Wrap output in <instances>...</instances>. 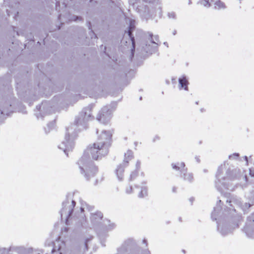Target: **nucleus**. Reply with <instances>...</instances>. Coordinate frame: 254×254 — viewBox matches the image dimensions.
<instances>
[{
    "mask_svg": "<svg viewBox=\"0 0 254 254\" xmlns=\"http://www.w3.org/2000/svg\"><path fill=\"white\" fill-rule=\"evenodd\" d=\"M112 134L109 131H103L98 136V141L87 146L82 156L77 162L80 166H85L87 160L98 161L106 156L112 141Z\"/></svg>",
    "mask_w": 254,
    "mask_h": 254,
    "instance_id": "nucleus-1",
    "label": "nucleus"
},
{
    "mask_svg": "<svg viewBox=\"0 0 254 254\" xmlns=\"http://www.w3.org/2000/svg\"><path fill=\"white\" fill-rule=\"evenodd\" d=\"M78 166L80 169L81 173L84 175L87 180L94 178L98 172V168L95 165L88 166L85 170L83 168L85 166Z\"/></svg>",
    "mask_w": 254,
    "mask_h": 254,
    "instance_id": "nucleus-2",
    "label": "nucleus"
},
{
    "mask_svg": "<svg viewBox=\"0 0 254 254\" xmlns=\"http://www.w3.org/2000/svg\"><path fill=\"white\" fill-rule=\"evenodd\" d=\"M111 113L106 108L102 109L97 116V120L100 122L106 124L110 119Z\"/></svg>",
    "mask_w": 254,
    "mask_h": 254,
    "instance_id": "nucleus-3",
    "label": "nucleus"
},
{
    "mask_svg": "<svg viewBox=\"0 0 254 254\" xmlns=\"http://www.w3.org/2000/svg\"><path fill=\"white\" fill-rule=\"evenodd\" d=\"M179 85H180V86H179L180 89H183L186 91H188L189 90V88H188L189 82L186 77L183 76V77L179 78Z\"/></svg>",
    "mask_w": 254,
    "mask_h": 254,
    "instance_id": "nucleus-4",
    "label": "nucleus"
},
{
    "mask_svg": "<svg viewBox=\"0 0 254 254\" xmlns=\"http://www.w3.org/2000/svg\"><path fill=\"white\" fill-rule=\"evenodd\" d=\"M214 7L217 10H222L225 9L227 6L224 2L220 0H218L214 3Z\"/></svg>",
    "mask_w": 254,
    "mask_h": 254,
    "instance_id": "nucleus-5",
    "label": "nucleus"
},
{
    "mask_svg": "<svg viewBox=\"0 0 254 254\" xmlns=\"http://www.w3.org/2000/svg\"><path fill=\"white\" fill-rule=\"evenodd\" d=\"M103 218V214L100 212H96L92 213L91 216V219L93 221L100 220Z\"/></svg>",
    "mask_w": 254,
    "mask_h": 254,
    "instance_id": "nucleus-6",
    "label": "nucleus"
},
{
    "mask_svg": "<svg viewBox=\"0 0 254 254\" xmlns=\"http://www.w3.org/2000/svg\"><path fill=\"white\" fill-rule=\"evenodd\" d=\"M80 117L84 121H86L94 118L93 116L90 114H89L88 115H87V111H82L80 113Z\"/></svg>",
    "mask_w": 254,
    "mask_h": 254,
    "instance_id": "nucleus-7",
    "label": "nucleus"
},
{
    "mask_svg": "<svg viewBox=\"0 0 254 254\" xmlns=\"http://www.w3.org/2000/svg\"><path fill=\"white\" fill-rule=\"evenodd\" d=\"M125 167L124 166H122V165H120L119 166L117 170H116V174L118 177V178L121 180L123 178V173H124V168Z\"/></svg>",
    "mask_w": 254,
    "mask_h": 254,
    "instance_id": "nucleus-8",
    "label": "nucleus"
},
{
    "mask_svg": "<svg viewBox=\"0 0 254 254\" xmlns=\"http://www.w3.org/2000/svg\"><path fill=\"white\" fill-rule=\"evenodd\" d=\"M133 158V156L130 154H126L125 158L123 162V165L124 167L127 166L128 162Z\"/></svg>",
    "mask_w": 254,
    "mask_h": 254,
    "instance_id": "nucleus-9",
    "label": "nucleus"
},
{
    "mask_svg": "<svg viewBox=\"0 0 254 254\" xmlns=\"http://www.w3.org/2000/svg\"><path fill=\"white\" fill-rule=\"evenodd\" d=\"M183 178L186 181L191 182L193 179V176L191 174L186 173L184 174Z\"/></svg>",
    "mask_w": 254,
    "mask_h": 254,
    "instance_id": "nucleus-10",
    "label": "nucleus"
},
{
    "mask_svg": "<svg viewBox=\"0 0 254 254\" xmlns=\"http://www.w3.org/2000/svg\"><path fill=\"white\" fill-rule=\"evenodd\" d=\"M147 195V190L146 189L144 188L141 189L140 192L138 194V196L140 198H142Z\"/></svg>",
    "mask_w": 254,
    "mask_h": 254,
    "instance_id": "nucleus-11",
    "label": "nucleus"
},
{
    "mask_svg": "<svg viewBox=\"0 0 254 254\" xmlns=\"http://www.w3.org/2000/svg\"><path fill=\"white\" fill-rule=\"evenodd\" d=\"M214 0H203V4L204 6H210L211 2L214 1Z\"/></svg>",
    "mask_w": 254,
    "mask_h": 254,
    "instance_id": "nucleus-12",
    "label": "nucleus"
},
{
    "mask_svg": "<svg viewBox=\"0 0 254 254\" xmlns=\"http://www.w3.org/2000/svg\"><path fill=\"white\" fill-rule=\"evenodd\" d=\"M137 176V172H133L131 175H130V179L131 180H133L135 178V177Z\"/></svg>",
    "mask_w": 254,
    "mask_h": 254,
    "instance_id": "nucleus-13",
    "label": "nucleus"
},
{
    "mask_svg": "<svg viewBox=\"0 0 254 254\" xmlns=\"http://www.w3.org/2000/svg\"><path fill=\"white\" fill-rule=\"evenodd\" d=\"M129 36L131 38L133 44H134V38L132 37V32L130 29L128 31Z\"/></svg>",
    "mask_w": 254,
    "mask_h": 254,
    "instance_id": "nucleus-14",
    "label": "nucleus"
},
{
    "mask_svg": "<svg viewBox=\"0 0 254 254\" xmlns=\"http://www.w3.org/2000/svg\"><path fill=\"white\" fill-rule=\"evenodd\" d=\"M126 192L127 193H130L132 191V189L131 187H128L126 189Z\"/></svg>",
    "mask_w": 254,
    "mask_h": 254,
    "instance_id": "nucleus-15",
    "label": "nucleus"
},
{
    "mask_svg": "<svg viewBox=\"0 0 254 254\" xmlns=\"http://www.w3.org/2000/svg\"><path fill=\"white\" fill-rule=\"evenodd\" d=\"M173 168L176 170H179V168L175 164L172 165Z\"/></svg>",
    "mask_w": 254,
    "mask_h": 254,
    "instance_id": "nucleus-16",
    "label": "nucleus"
},
{
    "mask_svg": "<svg viewBox=\"0 0 254 254\" xmlns=\"http://www.w3.org/2000/svg\"><path fill=\"white\" fill-rule=\"evenodd\" d=\"M136 166L137 169H139L140 167V162L138 161L136 163Z\"/></svg>",
    "mask_w": 254,
    "mask_h": 254,
    "instance_id": "nucleus-17",
    "label": "nucleus"
},
{
    "mask_svg": "<svg viewBox=\"0 0 254 254\" xmlns=\"http://www.w3.org/2000/svg\"><path fill=\"white\" fill-rule=\"evenodd\" d=\"M72 204L74 205L75 204V202L74 201H72Z\"/></svg>",
    "mask_w": 254,
    "mask_h": 254,
    "instance_id": "nucleus-18",
    "label": "nucleus"
},
{
    "mask_svg": "<svg viewBox=\"0 0 254 254\" xmlns=\"http://www.w3.org/2000/svg\"><path fill=\"white\" fill-rule=\"evenodd\" d=\"M85 245H86V249H87V243L85 244Z\"/></svg>",
    "mask_w": 254,
    "mask_h": 254,
    "instance_id": "nucleus-19",
    "label": "nucleus"
},
{
    "mask_svg": "<svg viewBox=\"0 0 254 254\" xmlns=\"http://www.w3.org/2000/svg\"><path fill=\"white\" fill-rule=\"evenodd\" d=\"M176 189H175V188H174V189H173V191H176Z\"/></svg>",
    "mask_w": 254,
    "mask_h": 254,
    "instance_id": "nucleus-20",
    "label": "nucleus"
},
{
    "mask_svg": "<svg viewBox=\"0 0 254 254\" xmlns=\"http://www.w3.org/2000/svg\"><path fill=\"white\" fill-rule=\"evenodd\" d=\"M88 110L89 111V112H91V109H88Z\"/></svg>",
    "mask_w": 254,
    "mask_h": 254,
    "instance_id": "nucleus-21",
    "label": "nucleus"
},
{
    "mask_svg": "<svg viewBox=\"0 0 254 254\" xmlns=\"http://www.w3.org/2000/svg\"><path fill=\"white\" fill-rule=\"evenodd\" d=\"M182 165L184 167L185 166V164L184 163H183Z\"/></svg>",
    "mask_w": 254,
    "mask_h": 254,
    "instance_id": "nucleus-22",
    "label": "nucleus"
}]
</instances>
